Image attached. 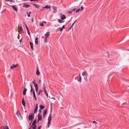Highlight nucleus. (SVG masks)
I'll return each instance as SVG.
<instances>
[{"label":"nucleus","mask_w":129,"mask_h":129,"mask_svg":"<svg viewBox=\"0 0 129 129\" xmlns=\"http://www.w3.org/2000/svg\"><path fill=\"white\" fill-rule=\"evenodd\" d=\"M44 106L42 105H41L39 106L40 108L41 109H43L44 108Z\"/></svg>","instance_id":"27"},{"label":"nucleus","mask_w":129,"mask_h":129,"mask_svg":"<svg viewBox=\"0 0 129 129\" xmlns=\"http://www.w3.org/2000/svg\"><path fill=\"white\" fill-rule=\"evenodd\" d=\"M22 30H18V31L19 34H21L22 33Z\"/></svg>","instance_id":"36"},{"label":"nucleus","mask_w":129,"mask_h":129,"mask_svg":"<svg viewBox=\"0 0 129 129\" xmlns=\"http://www.w3.org/2000/svg\"><path fill=\"white\" fill-rule=\"evenodd\" d=\"M93 123H97V122L95 121H93Z\"/></svg>","instance_id":"55"},{"label":"nucleus","mask_w":129,"mask_h":129,"mask_svg":"<svg viewBox=\"0 0 129 129\" xmlns=\"http://www.w3.org/2000/svg\"><path fill=\"white\" fill-rule=\"evenodd\" d=\"M43 86H44V88H43L44 90V92H45V93H47V91H46V86L44 84H43Z\"/></svg>","instance_id":"22"},{"label":"nucleus","mask_w":129,"mask_h":129,"mask_svg":"<svg viewBox=\"0 0 129 129\" xmlns=\"http://www.w3.org/2000/svg\"><path fill=\"white\" fill-rule=\"evenodd\" d=\"M43 92V90H39V92H38V95H40V94L42 92Z\"/></svg>","instance_id":"29"},{"label":"nucleus","mask_w":129,"mask_h":129,"mask_svg":"<svg viewBox=\"0 0 129 129\" xmlns=\"http://www.w3.org/2000/svg\"><path fill=\"white\" fill-rule=\"evenodd\" d=\"M27 31H29L28 29V27H27V28H26Z\"/></svg>","instance_id":"54"},{"label":"nucleus","mask_w":129,"mask_h":129,"mask_svg":"<svg viewBox=\"0 0 129 129\" xmlns=\"http://www.w3.org/2000/svg\"><path fill=\"white\" fill-rule=\"evenodd\" d=\"M32 5L35 6L36 8H38L40 7L39 6L38 4H36L34 3H33Z\"/></svg>","instance_id":"21"},{"label":"nucleus","mask_w":129,"mask_h":129,"mask_svg":"<svg viewBox=\"0 0 129 129\" xmlns=\"http://www.w3.org/2000/svg\"><path fill=\"white\" fill-rule=\"evenodd\" d=\"M36 108L38 109V105L37 104H36Z\"/></svg>","instance_id":"41"},{"label":"nucleus","mask_w":129,"mask_h":129,"mask_svg":"<svg viewBox=\"0 0 129 129\" xmlns=\"http://www.w3.org/2000/svg\"><path fill=\"white\" fill-rule=\"evenodd\" d=\"M52 8L53 10V13H56L57 11V7H56L53 6Z\"/></svg>","instance_id":"10"},{"label":"nucleus","mask_w":129,"mask_h":129,"mask_svg":"<svg viewBox=\"0 0 129 129\" xmlns=\"http://www.w3.org/2000/svg\"><path fill=\"white\" fill-rule=\"evenodd\" d=\"M62 28L63 29H65V27H64V25H63L62 26Z\"/></svg>","instance_id":"44"},{"label":"nucleus","mask_w":129,"mask_h":129,"mask_svg":"<svg viewBox=\"0 0 129 129\" xmlns=\"http://www.w3.org/2000/svg\"><path fill=\"white\" fill-rule=\"evenodd\" d=\"M31 20H32V21L33 22V18H32L31 19Z\"/></svg>","instance_id":"63"},{"label":"nucleus","mask_w":129,"mask_h":129,"mask_svg":"<svg viewBox=\"0 0 129 129\" xmlns=\"http://www.w3.org/2000/svg\"><path fill=\"white\" fill-rule=\"evenodd\" d=\"M82 75L83 76H85V77H87V73L86 72L83 71L82 72Z\"/></svg>","instance_id":"6"},{"label":"nucleus","mask_w":129,"mask_h":129,"mask_svg":"<svg viewBox=\"0 0 129 129\" xmlns=\"http://www.w3.org/2000/svg\"><path fill=\"white\" fill-rule=\"evenodd\" d=\"M24 90L23 91V95H25L26 94V92L27 91V89L25 88L24 87Z\"/></svg>","instance_id":"16"},{"label":"nucleus","mask_w":129,"mask_h":129,"mask_svg":"<svg viewBox=\"0 0 129 129\" xmlns=\"http://www.w3.org/2000/svg\"><path fill=\"white\" fill-rule=\"evenodd\" d=\"M18 30H22V27L21 25H20L19 24H18Z\"/></svg>","instance_id":"14"},{"label":"nucleus","mask_w":129,"mask_h":129,"mask_svg":"<svg viewBox=\"0 0 129 129\" xmlns=\"http://www.w3.org/2000/svg\"><path fill=\"white\" fill-rule=\"evenodd\" d=\"M38 38H36L35 40V43L36 45H37L38 44Z\"/></svg>","instance_id":"24"},{"label":"nucleus","mask_w":129,"mask_h":129,"mask_svg":"<svg viewBox=\"0 0 129 129\" xmlns=\"http://www.w3.org/2000/svg\"><path fill=\"white\" fill-rule=\"evenodd\" d=\"M39 114H40L41 113V111L40 109L39 110Z\"/></svg>","instance_id":"46"},{"label":"nucleus","mask_w":129,"mask_h":129,"mask_svg":"<svg viewBox=\"0 0 129 129\" xmlns=\"http://www.w3.org/2000/svg\"><path fill=\"white\" fill-rule=\"evenodd\" d=\"M76 9H72L71 11H69L68 12V14H71L72 13V11H75L76 10Z\"/></svg>","instance_id":"12"},{"label":"nucleus","mask_w":129,"mask_h":129,"mask_svg":"<svg viewBox=\"0 0 129 129\" xmlns=\"http://www.w3.org/2000/svg\"><path fill=\"white\" fill-rule=\"evenodd\" d=\"M22 39H21L20 40V41H19V42H20V43H21V42H22Z\"/></svg>","instance_id":"53"},{"label":"nucleus","mask_w":129,"mask_h":129,"mask_svg":"<svg viewBox=\"0 0 129 129\" xmlns=\"http://www.w3.org/2000/svg\"><path fill=\"white\" fill-rule=\"evenodd\" d=\"M27 33L28 34L29 36H30V34L29 33V31H27Z\"/></svg>","instance_id":"47"},{"label":"nucleus","mask_w":129,"mask_h":129,"mask_svg":"<svg viewBox=\"0 0 129 129\" xmlns=\"http://www.w3.org/2000/svg\"><path fill=\"white\" fill-rule=\"evenodd\" d=\"M38 119L41 120L42 119V115L40 114H38Z\"/></svg>","instance_id":"11"},{"label":"nucleus","mask_w":129,"mask_h":129,"mask_svg":"<svg viewBox=\"0 0 129 129\" xmlns=\"http://www.w3.org/2000/svg\"><path fill=\"white\" fill-rule=\"evenodd\" d=\"M47 110L46 109H45L44 112L43 113V114L45 115L47 113Z\"/></svg>","instance_id":"28"},{"label":"nucleus","mask_w":129,"mask_h":129,"mask_svg":"<svg viewBox=\"0 0 129 129\" xmlns=\"http://www.w3.org/2000/svg\"><path fill=\"white\" fill-rule=\"evenodd\" d=\"M40 119H38V120H37V122H39V121H40Z\"/></svg>","instance_id":"59"},{"label":"nucleus","mask_w":129,"mask_h":129,"mask_svg":"<svg viewBox=\"0 0 129 129\" xmlns=\"http://www.w3.org/2000/svg\"><path fill=\"white\" fill-rule=\"evenodd\" d=\"M16 7L17 6L15 5L12 6V8L13 10L15 11L16 12H17L18 10Z\"/></svg>","instance_id":"5"},{"label":"nucleus","mask_w":129,"mask_h":129,"mask_svg":"<svg viewBox=\"0 0 129 129\" xmlns=\"http://www.w3.org/2000/svg\"><path fill=\"white\" fill-rule=\"evenodd\" d=\"M30 6V5L28 4H26L25 3H24L23 4V7H24L27 8Z\"/></svg>","instance_id":"4"},{"label":"nucleus","mask_w":129,"mask_h":129,"mask_svg":"<svg viewBox=\"0 0 129 129\" xmlns=\"http://www.w3.org/2000/svg\"><path fill=\"white\" fill-rule=\"evenodd\" d=\"M36 74L38 76H39L40 74V72L39 71L38 69V67H37V68L36 70Z\"/></svg>","instance_id":"15"},{"label":"nucleus","mask_w":129,"mask_h":129,"mask_svg":"<svg viewBox=\"0 0 129 129\" xmlns=\"http://www.w3.org/2000/svg\"><path fill=\"white\" fill-rule=\"evenodd\" d=\"M33 94L34 97L35 98V100L36 101H37V98L36 97L35 93V90H34V89H33Z\"/></svg>","instance_id":"13"},{"label":"nucleus","mask_w":129,"mask_h":129,"mask_svg":"<svg viewBox=\"0 0 129 129\" xmlns=\"http://www.w3.org/2000/svg\"><path fill=\"white\" fill-rule=\"evenodd\" d=\"M64 21L62 20H61L59 19H58V22L60 23H61L64 22Z\"/></svg>","instance_id":"26"},{"label":"nucleus","mask_w":129,"mask_h":129,"mask_svg":"<svg viewBox=\"0 0 129 129\" xmlns=\"http://www.w3.org/2000/svg\"><path fill=\"white\" fill-rule=\"evenodd\" d=\"M60 18L62 20H64L66 18V17L64 15H61L60 16Z\"/></svg>","instance_id":"17"},{"label":"nucleus","mask_w":129,"mask_h":129,"mask_svg":"<svg viewBox=\"0 0 129 129\" xmlns=\"http://www.w3.org/2000/svg\"><path fill=\"white\" fill-rule=\"evenodd\" d=\"M32 127H33L32 129H36V125H33Z\"/></svg>","instance_id":"30"},{"label":"nucleus","mask_w":129,"mask_h":129,"mask_svg":"<svg viewBox=\"0 0 129 129\" xmlns=\"http://www.w3.org/2000/svg\"><path fill=\"white\" fill-rule=\"evenodd\" d=\"M27 16L29 17H30V14H28V12H27Z\"/></svg>","instance_id":"42"},{"label":"nucleus","mask_w":129,"mask_h":129,"mask_svg":"<svg viewBox=\"0 0 129 129\" xmlns=\"http://www.w3.org/2000/svg\"><path fill=\"white\" fill-rule=\"evenodd\" d=\"M81 10H83L84 9V8L82 6H81Z\"/></svg>","instance_id":"43"},{"label":"nucleus","mask_w":129,"mask_h":129,"mask_svg":"<svg viewBox=\"0 0 129 129\" xmlns=\"http://www.w3.org/2000/svg\"><path fill=\"white\" fill-rule=\"evenodd\" d=\"M59 29L61 32L62 31L63 29L62 28H59Z\"/></svg>","instance_id":"40"},{"label":"nucleus","mask_w":129,"mask_h":129,"mask_svg":"<svg viewBox=\"0 0 129 129\" xmlns=\"http://www.w3.org/2000/svg\"><path fill=\"white\" fill-rule=\"evenodd\" d=\"M19 36L18 35V39H19Z\"/></svg>","instance_id":"60"},{"label":"nucleus","mask_w":129,"mask_h":129,"mask_svg":"<svg viewBox=\"0 0 129 129\" xmlns=\"http://www.w3.org/2000/svg\"><path fill=\"white\" fill-rule=\"evenodd\" d=\"M50 32H48L45 34V36L46 38H48L50 35Z\"/></svg>","instance_id":"7"},{"label":"nucleus","mask_w":129,"mask_h":129,"mask_svg":"<svg viewBox=\"0 0 129 129\" xmlns=\"http://www.w3.org/2000/svg\"><path fill=\"white\" fill-rule=\"evenodd\" d=\"M51 99L54 100H55V99L54 98H52Z\"/></svg>","instance_id":"58"},{"label":"nucleus","mask_w":129,"mask_h":129,"mask_svg":"<svg viewBox=\"0 0 129 129\" xmlns=\"http://www.w3.org/2000/svg\"><path fill=\"white\" fill-rule=\"evenodd\" d=\"M51 7V6L50 5H47L45 6V7H44V8H46V9H50Z\"/></svg>","instance_id":"23"},{"label":"nucleus","mask_w":129,"mask_h":129,"mask_svg":"<svg viewBox=\"0 0 129 129\" xmlns=\"http://www.w3.org/2000/svg\"><path fill=\"white\" fill-rule=\"evenodd\" d=\"M37 108H35L34 110V113L35 114L37 112V110H38Z\"/></svg>","instance_id":"31"},{"label":"nucleus","mask_w":129,"mask_h":129,"mask_svg":"<svg viewBox=\"0 0 129 129\" xmlns=\"http://www.w3.org/2000/svg\"><path fill=\"white\" fill-rule=\"evenodd\" d=\"M34 86L35 87V88H38V84L37 83L34 85Z\"/></svg>","instance_id":"37"},{"label":"nucleus","mask_w":129,"mask_h":129,"mask_svg":"<svg viewBox=\"0 0 129 129\" xmlns=\"http://www.w3.org/2000/svg\"><path fill=\"white\" fill-rule=\"evenodd\" d=\"M22 104L23 105L24 107L25 106V101L24 100V98H23L22 101Z\"/></svg>","instance_id":"19"},{"label":"nucleus","mask_w":129,"mask_h":129,"mask_svg":"<svg viewBox=\"0 0 129 129\" xmlns=\"http://www.w3.org/2000/svg\"><path fill=\"white\" fill-rule=\"evenodd\" d=\"M37 120H35L33 122L32 124L31 125L33 126V125H36L35 123L36 122Z\"/></svg>","instance_id":"25"},{"label":"nucleus","mask_w":129,"mask_h":129,"mask_svg":"<svg viewBox=\"0 0 129 129\" xmlns=\"http://www.w3.org/2000/svg\"><path fill=\"white\" fill-rule=\"evenodd\" d=\"M39 0H31V1H39Z\"/></svg>","instance_id":"48"},{"label":"nucleus","mask_w":129,"mask_h":129,"mask_svg":"<svg viewBox=\"0 0 129 129\" xmlns=\"http://www.w3.org/2000/svg\"><path fill=\"white\" fill-rule=\"evenodd\" d=\"M39 83H40L41 82V81L40 80H39Z\"/></svg>","instance_id":"57"},{"label":"nucleus","mask_w":129,"mask_h":129,"mask_svg":"<svg viewBox=\"0 0 129 129\" xmlns=\"http://www.w3.org/2000/svg\"><path fill=\"white\" fill-rule=\"evenodd\" d=\"M33 126L31 125L29 129H31L32 128V127Z\"/></svg>","instance_id":"52"},{"label":"nucleus","mask_w":129,"mask_h":129,"mask_svg":"<svg viewBox=\"0 0 129 129\" xmlns=\"http://www.w3.org/2000/svg\"><path fill=\"white\" fill-rule=\"evenodd\" d=\"M31 122L29 124V125L30 126L31 125Z\"/></svg>","instance_id":"61"},{"label":"nucleus","mask_w":129,"mask_h":129,"mask_svg":"<svg viewBox=\"0 0 129 129\" xmlns=\"http://www.w3.org/2000/svg\"><path fill=\"white\" fill-rule=\"evenodd\" d=\"M41 126H40L38 127V129H40L41 128Z\"/></svg>","instance_id":"49"},{"label":"nucleus","mask_w":129,"mask_h":129,"mask_svg":"<svg viewBox=\"0 0 129 129\" xmlns=\"http://www.w3.org/2000/svg\"><path fill=\"white\" fill-rule=\"evenodd\" d=\"M45 117V115L43 114V118H44Z\"/></svg>","instance_id":"56"},{"label":"nucleus","mask_w":129,"mask_h":129,"mask_svg":"<svg viewBox=\"0 0 129 129\" xmlns=\"http://www.w3.org/2000/svg\"><path fill=\"white\" fill-rule=\"evenodd\" d=\"M39 25L41 26H43L44 25L43 22L40 23Z\"/></svg>","instance_id":"38"},{"label":"nucleus","mask_w":129,"mask_h":129,"mask_svg":"<svg viewBox=\"0 0 129 129\" xmlns=\"http://www.w3.org/2000/svg\"><path fill=\"white\" fill-rule=\"evenodd\" d=\"M10 1L11 2H13L14 3V1L13 0H10V1Z\"/></svg>","instance_id":"45"},{"label":"nucleus","mask_w":129,"mask_h":129,"mask_svg":"<svg viewBox=\"0 0 129 129\" xmlns=\"http://www.w3.org/2000/svg\"><path fill=\"white\" fill-rule=\"evenodd\" d=\"M25 26L26 28H27V27H28L26 24H25Z\"/></svg>","instance_id":"62"},{"label":"nucleus","mask_w":129,"mask_h":129,"mask_svg":"<svg viewBox=\"0 0 129 129\" xmlns=\"http://www.w3.org/2000/svg\"><path fill=\"white\" fill-rule=\"evenodd\" d=\"M30 45L31 47V49L32 50H33L34 49V48L33 46V44L32 43H31V42H30Z\"/></svg>","instance_id":"20"},{"label":"nucleus","mask_w":129,"mask_h":129,"mask_svg":"<svg viewBox=\"0 0 129 129\" xmlns=\"http://www.w3.org/2000/svg\"><path fill=\"white\" fill-rule=\"evenodd\" d=\"M47 38H45L44 40V42L45 43H47Z\"/></svg>","instance_id":"34"},{"label":"nucleus","mask_w":129,"mask_h":129,"mask_svg":"<svg viewBox=\"0 0 129 129\" xmlns=\"http://www.w3.org/2000/svg\"><path fill=\"white\" fill-rule=\"evenodd\" d=\"M34 115L33 113H30L28 117V120L32 121L34 118Z\"/></svg>","instance_id":"1"},{"label":"nucleus","mask_w":129,"mask_h":129,"mask_svg":"<svg viewBox=\"0 0 129 129\" xmlns=\"http://www.w3.org/2000/svg\"><path fill=\"white\" fill-rule=\"evenodd\" d=\"M81 11V10L80 9H79L76 11V13H78L80 12Z\"/></svg>","instance_id":"32"},{"label":"nucleus","mask_w":129,"mask_h":129,"mask_svg":"<svg viewBox=\"0 0 129 129\" xmlns=\"http://www.w3.org/2000/svg\"><path fill=\"white\" fill-rule=\"evenodd\" d=\"M16 115H17L18 117L20 116L22 117V116H21L20 113L19 111L18 110H17V112L16 113Z\"/></svg>","instance_id":"8"},{"label":"nucleus","mask_w":129,"mask_h":129,"mask_svg":"<svg viewBox=\"0 0 129 129\" xmlns=\"http://www.w3.org/2000/svg\"><path fill=\"white\" fill-rule=\"evenodd\" d=\"M52 119L51 114H50L48 118V127H49V125L51 124V121Z\"/></svg>","instance_id":"2"},{"label":"nucleus","mask_w":129,"mask_h":129,"mask_svg":"<svg viewBox=\"0 0 129 129\" xmlns=\"http://www.w3.org/2000/svg\"><path fill=\"white\" fill-rule=\"evenodd\" d=\"M35 81L36 80L35 79H34L33 81V83L34 84V85L36 84L35 83Z\"/></svg>","instance_id":"35"},{"label":"nucleus","mask_w":129,"mask_h":129,"mask_svg":"<svg viewBox=\"0 0 129 129\" xmlns=\"http://www.w3.org/2000/svg\"><path fill=\"white\" fill-rule=\"evenodd\" d=\"M76 20L72 24V26H73V25L74 24V23H75V22H76Z\"/></svg>","instance_id":"51"},{"label":"nucleus","mask_w":129,"mask_h":129,"mask_svg":"<svg viewBox=\"0 0 129 129\" xmlns=\"http://www.w3.org/2000/svg\"><path fill=\"white\" fill-rule=\"evenodd\" d=\"M18 64H17L16 65H15L14 64H13L10 67V70L11 69L16 68V67L18 66Z\"/></svg>","instance_id":"3"},{"label":"nucleus","mask_w":129,"mask_h":129,"mask_svg":"<svg viewBox=\"0 0 129 129\" xmlns=\"http://www.w3.org/2000/svg\"><path fill=\"white\" fill-rule=\"evenodd\" d=\"M45 94H46V96H47V97H48V94L47 93H45Z\"/></svg>","instance_id":"50"},{"label":"nucleus","mask_w":129,"mask_h":129,"mask_svg":"<svg viewBox=\"0 0 129 129\" xmlns=\"http://www.w3.org/2000/svg\"><path fill=\"white\" fill-rule=\"evenodd\" d=\"M77 80L80 82L81 83V76L79 74V77L77 78Z\"/></svg>","instance_id":"9"},{"label":"nucleus","mask_w":129,"mask_h":129,"mask_svg":"<svg viewBox=\"0 0 129 129\" xmlns=\"http://www.w3.org/2000/svg\"><path fill=\"white\" fill-rule=\"evenodd\" d=\"M1 129H9L8 126H4L2 127Z\"/></svg>","instance_id":"18"},{"label":"nucleus","mask_w":129,"mask_h":129,"mask_svg":"<svg viewBox=\"0 0 129 129\" xmlns=\"http://www.w3.org/2000/svg\"><path fill=\"white\" fill-rule=\"evenodd\" d=\"M38 87L35 88V91L37 93V91H38Z\"/></svg>","instance_id":"39"},{"label":"nucleus","mask_w":129,"mask_h":129,"mask_svg":"<svg viewBox=\"0 0 129 129\" xmlns=\"http://www.w3.org/2000/svg\"><path fill=\"white\" fill-rule=\"evenodd\" d=\"M72 26H71L70 27V28H69V29H71V28H72Z\"/></svg>","instance_id":"64"},{"label":"nucleus","mask_w":129,"mask_h":129,"mask_svg":"<svg viewBox=\"0 0 129 129\" xmlns=\"http://www.w3.org/2000/svg\"><path fill=\"white\" fill-rule=\"evenodd\" d=\"M30 87H31V89L30 91V92H32L33 91V88H32V86L31 84V85H30Z\"/></svg>","instance_id":"33"}]
</instances>
